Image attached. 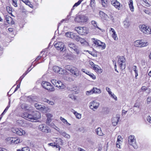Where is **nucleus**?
<instances>
[{
	"label": "nucleus",
	"instance_id": "f257e3e1",
	"mask_svg": "<svg viewBox=\"0 0 151 151\" xmlns=\"http://www.w3.org/2000/svg\"><path fill=\"white\" fill-rule=\"evenodd\" d=\"M22 117L28 121L35 122L41 117V115L39 112L34 111L31 114L24 112L23 113Z\"/></svg>",
	"mask_w": 151,
	"mask_h": 151
},
{
	"label": "nucleus",
	"instance_id": "f03ea898",
	"mask_svg": "<svg viewBox=\"0 0 151 151\" xmlns=\"http://www.w3.org/2000/svg\"><path fill=\"white\" fill-rule=\"evenodd\" d=\"M67 70L71 73L73 76L75 77H78L80 73L78 69L76 67L71 65H67Z\"/></svg>",
	"mask_w": 151,
	"mask_h": 151
},
{
	"label": "nucleus",
	"instance_id": "7ed1b4c3",
	"mask_svg": "<svg viewBox=\"0 0 151 151\" xmlns=\"http://www.w3.org/2000/svg\"><path fill=\"white\" fill-rule=\"evenodd\" d=\"M91 40L92 42L95 44L96 47H98L99 48L101 49V50L105 49L106 45L105 43L94 38H92Z\"/></svg>",
	"mask_w": 151,
	"mask_h": 151
},
{
	"label": "nucleus",
	"instance_id": "20e7f679",
	"mask_svg": "<svg viewBox=\"0 0 151 151\" xmlns=\"http://www.w3.org/2000/svg\"><path fill=\"white\" fill-rule=\"evenodd\" d=\"M149 44L148 42L144 41L143 40H137L134 42V45L135 47H143L147 46Z\"/></svg>",
	"mask_w": 151,
	"mask_h": 151
},
{
	"label": "nucleus",
	"instance_id": "39448f33",
	"mask_svg": "<svg viewBox=\"0 0 151 151\" xmlns=\"http://www.w3.org/2000/svg\"><path fill=\"white\" fill-rule=\"evenodd\" d=\"M42 86L43 88L50 91L52 92L55 90V88L54 87L48 82L46 81H42Z\"/></svg>",
	"mask_w": 151,
	"mask_h": 151
},
{
	"label": "nucleus",
	"instance_id": "423d86ee",
	"mask_svg": "<svg viewBox=\"0 0 151 151\" xmlns=\"http://www.w3.org/2000/svg\"><path fill=\"white\" fill-rule=\"evenodd\" d=\"M75 21L78 22H85L88 20V18L83 15H78L74 19Z\"/></svg>",
	"mask_w": 151,
	"mask_h": 151
},
{
	"label": "nucleus",
	"instance_id": "0eeeda50",
	"mask_svg": "<svg viewBox=\"0 0 151 151\" xmlns=\"http://www.w3.org/2000/svg\"><path fill=\"white\" fill-rule=\"evenodd\" d=\"M75 30L81 35H85L88 33L87 28L85 27H77L75 28Z\"/></svg>",
	"mask_w": 151,
	"mask_h": 151
},
{
	"label": "nucleus",
	"instance_id": "6e6552de",
	"mask_svg": "<svg viewBox=\"0 0 151 151\" xmlns=\"http://www.w3.org/2000/svg\"><path fill=\"white\" fill-rule=\"evenodd\" d=\"M54 44L55 47L57 50L62 51L65 50L66 48L64 47V45L62 42H55Z\"/></svg>",
	"mask_w": 151,
	"mask_h": 151
},
{
	"label": "nucleus",
	"instance_id": "1a4fd4ad",
	"mask_svg": "<svg viewBox=\"0 0 151 151\" xmlns=\"http://www.w3.org/2000/svg\"><path fill=\"white\" fill-rule=\"evenodd\" d=\"M68 45L69 47L74 51L78 55L80 53L81 51L80 48L74 43L70 42L68 43Z\"/></svg>",
	"mask_w": 151,
	"mask_h": 151
},
{
	"label": "nucleus",
	"instance_id": "9d476101",
	"mask_svg": "<svg viewBox=\"0 0 151 151\" xmlns=\"http://www.w3.org/2000/svg\"><path fill=\"white\" fill-rule=\"evenodd\" d=\"M118 63L120 68L122 69L125 68V60L124 56H121L118 59Z\"/></svg>",
	"mask_w": 151,
	"mask_h": 151
},
{
	"label": "nucleus",
	"instance_id": "9b49d317",
	"mask_svg": "<svg viewBox=\"0 0 151 151\" xmlns=\"http://www.w3.org/2000/svg\"><path fill=\"white\" fill-rule=\"evenodd\" d=\"M99 103L96 101H93L91 102L89 104L90 108L93 111H95L98 108Z\"/></svg>",
	"mask_w": 151,
	"mask_h": 151
},
{
	"label": "nucleus",
	"instance_id": "f8f14e48",
	"mask_svg": "<svg viewBox=\"0 0 151 151\" xmlns=\"http://www.w3.org/2000/svg\"><path fill=\"white\" fill-rule=\"evenodd\" d=\"M6 140L9 143L17 144L20 142V139L18 137H8Z\"/></svg>",
	"mask_w": 151,
	"mask_h": 151
},
{
	"label": "nucleus",
	"instance_id": "ddd939ff",
	"mask_svg": "<svg viewBox=\"0 0 151 151\" xmlns=\"http://www.w3.org/2000/svg\"><path fill=\"white\" fill-rule=\"evenodd\" d=\"M77 42H79L82 46L84 47H87L89 46V43L85 39L82 38L78 36L76 38Z\"/></svg>",
	"mask_w": 151,
	"mask_h": 151
},
{
	"label": "nucleus",
	"instance_id": "4468645a",
	"mask_svg": "<svg viewBox=\"0 0 151 151\" xmlns=\"http://www.w3.org/2000/svg\"><path fill=\"white\" fill-rule=\"evenodd\" d=\"M12 132L19 135H22L26 133L25 131L21 128H13L12 129Z\"/></svg>",
	"mask_w": 151,
	"mask_h": 151
},
{
	"label": "nucleus",
	"instance_id": "2eb2a0df",
	"mask_svg": "<svg viewBox=\"0 0 151 151\" xmlns=\"http://www.w3.org/2000/svg\"><path fill=\"white\" fill-rule=\"evenodd\" d=\"M39 129L40 131L45 133H48L50 132V129L46 125L42 124L40 125L39 127Z\"/></svg>",
	"mask_w": 151,
	"mask_h": 151
},
{
	"label": "nucleus",
	"instance_id": "dca6fc26",
	"mask_svg": "<svg viewBox=\"0 0 151 151\" xmlns=\"http://www.w3.org/2000/svg\"><path fill=\"white\" fill-rule=\"evenodd\" d=\"M128 142L129 145L133 146L134 148H136L137 146L135 145V139L134 135H131L129 136L128 138Z\"/></svg>",
	"mask_w": 151,
	"mask_h": 151
},
{
	"label": "nucleus",
	"instance_id": "f3484780",
	"mask_svg": "<svg viewBox=\"0 0 151 151\" xmlns=\"http://www.w3.org/2000/svg\"><path fill=\"white\" fill-rule=\"evenodd\" d=\"M83 0H79L77 2L75 3V4L73 5V8L71 9V12H72V10L74 9V8L75 6L77 7L81 3V2H82V1ZM71 12L69 13V15H68L67 18V19H68V20H69V19H70V21H73V20L74 19V17H71L70 18H69V16H70V15L71 14Z\"/></svg>",
	"mask_w": 151,
	"mask_h": 151
},
{
	"label": "nucleus",
	"instance_id": "a211bd4d",
	"mask_svg": "<svg viewBox=\"0 0 151 151\" xmlns=\"http://www.w3.org/2000/svg\"><path fill=\"white\" fill-rule=\"evenodd\" d=\"M111 4L116 8L118 10L122 6L120 2L116 0H112L111 1Z\"/></svg>",
	"mask_w": 151,
	"mask_h": 151
},
{
	"label": "nucleus",
	"instance_id": "6ab92c4d",
	"mask_svg": "<svg viewBox=\"0 0 151 151\" xmlns=\"http://www.w3.org/2000/svg\"><path fill=\"white\" fill-rule=\"evenodd\" d=\"M35 107L37 109L39 110L45 112L47 111V108L44 106L38 104H34Z\"/></svg>",
	"mask_w": 151,
	"mask_h": 151
},
{
	"label": "nucleus",
	"instance_id": "aec40b11",
	"mask_svg": "<svg viewBox=\"0 0 151 151\" xmlns=\"http://www.w3.org/2000/svg\"><path fill=\"white\" fill-rule=\"evenodd\" d=\"M120 119L119 115L117 114L115 117H113L112 119L111 122L112 124L114 126H116L117 124Z\"/></svg>",
	"mask_w": 151,
	"mask_h": 151
},
{
	"label": "nucleus",
	"instance_id": "412c9836",
	"mask_svg": "<svg viewBox=\"0 0 151 151\" xmlns=\"http://www.w3.org/2000/svg\"><path fill=\"white\" fill-rule=\"evenodd\" d=\"M5 17L7 22L8 23L12 24H14V22L11 17L7 15H6L5 16Z\"/></svg>",
	"mask_w": 151,
	"mask_h": 151
},
{
	"label": "nucleus",
	"instance_id": "4be33fe9",
	"mask_svg": "<svg viewBox=\"0 0 151 151\" xmlns=\"http://www.w3.org/2000/svg\"><path fill=\"white\" fill-rule=\"evenodd\" d=\"M123 26L125 28H128L130 25V23L127 18H126L123 22Z\"/></svg>",
	"mask_w": 151,
	"mask_h": 151
},
{
	"label": "nucleus",
	"instance_id": "5701e85b",
	"mask_svg": "<svg viewBox=\"0 0 151 151\" xmlns=\"http://www.w3.org/2000/svg\"><path fill=\"white\" fill-rule=\"evenodd\" d=\"M78 36L76 35L73 33L70 32H67V37H70L74 39L76 41V38L78 37Z\"/></svg>",
	"mask_w": 151,
	"mask_h": 151
},
{
	"label": "nucleus",
	"instance_id": "b1692460",
	"mask_svg": "<svg viewBox=\"0 0 151 151\" xmlns=\"http://www.w3.org/2000/svg\"><path fill=\"white\" fill-rule=\"evenodd\" d=\"M96 133L98 135L100 136H102L104 135V134L102 132L101 129L100 127H98L95 129Z\"/></svg>",
	"mask_w": 151,
	"mask_h": 151
},
{
	"label": "nucleus",
	"instance_id": "393cba45",
	"mask_svg": "<svg viewBox=\"0 0 151 151\" xmlns=\"http://www.w3.org/2000/svg\"><path fill=\"white\" fill-rule=\"evenodd\" d=\"M139 28L140 30L142 32L144 33H147L148 32L149 33V31L146 32L145 31V29L146 28H147V26L145 25H140L139 26Z\"/></svg>",
	"mask_w": 151,
	"mask_h": 151
},
{
	"label": "nucleus",
	"instance_id": "a878e982",
	"mask_svg": "<svg viewBox=\"0 0 151 151\" xmlns=\"http://www.w3.org/2000/svg\"><path fill=\"white\" fill-rule=\"evenodd\" d=\"M110 29V30L113 33V34L112 35V36L113 38L115 40H118V38L117 35L116 34L115 31L114 29L112 28H111Z\"/></svg>",
	"mask_w": 151,
	"mask_h": 151
},
{
	"label": "nucleus",
	"instance_id": "bb28decb",
	"mask_svg": "<svg viewBox=\"0 0 151 151\" xmlns=\"http://www.w3.org/2000/svg\"><path fill=\"white\" fill-rule=\"evenodd\" d=\"M91 23L93 25V27H94L95 29H97L99 30L102 31V29H101L100 28L98 27L97 24V23L96 21H92L91 22Z\"/></svg>",
	"mask_w": 151,
	"mask_h": 151
},
{
	"label": "nucleus",
	"instance_id": "cd10ccee",
	"mask_svg": "<svg viewBox=\"0 0 151 151\" xmlns=\"http://www.w3.org/2000/svg\"><path fill=\"white\" fill-rule=\"evenodd\" d=\"M21 125L23 127L29 128L32 127L33 126L32 124L31 123H27L25 122H23V124H21Z\"/></svg>",
	"mask_w": 151,
	"mask_h": 151
},
{
	"label": "nucleus",
	"instance_id": "c85d7f7f",
	"mask_svg": "<svg viewBox=\"0 0 151 151\" xmlns=\"http://www.w3.org/2000/svg\"><path fill=\"white\" fill-rule=\"evenodd\" d=\"M68 90L71 91H74L75 92H76L77 90V87L75 85H73L72 86V88L68 87L67 88V90Z\"/></svg>",
	"mask_w": 151,
	"mask_h": 151
},
{
	"label": "nucleus",
	"instance_id": "c756f323",
	"mask_svg": "<svg viewBox=\"0 0 151 151\" xmlns=\"http://www.w3.org/2000/svg\"><path fill=\"white\" fill-rule=\"evenodd\" d=\"M100 17L106 20L107 19L108 16L103 12L100 11L99 12Z\"/></svg>",
	"mask_w": 151,
	"mask_h": 151
},
{
	"label": "nucleus",
	"instance_id": "7c9ffc66",
	"mask_svg": "<svg viewBox=\"0 0 151 151\" xmlns=\"http://www.w3.org/2000/svg\"><path fill=\"white\" fill-rule=\"evenodd\" d=\"M128 5L130 9L132 12L134 11V8L133 5V1L132 0H129V2H128Z\"/></svg>",
	"mask_w": 151,
	"mask_h": 151
},
{
	"label": "nucleus",
	"instance_id": "2f4dec72",
	"mask_svg": "<svg viewBox=\"0 0 151 151\" xmlns=\"http://www.w3.org/2000/svg\"><path fill=\"white\" fill-rule=\"evenodd\" d=\"M93 69L97 72H98L100 73H101L102 72V70L100 67L97 65H95L94 66H93Z\"/></svg>",
	"mask_w": 151,
	"mask_h": 151
},
{
	"label": "nucleus",
	"instance_id": "473e14b6",
	"mask_svg": "<svg viewBox=\"0 0 151 151\" xmlns=\"http://www.w3.org/2000/svg\"><path fill=\"white\" fill-rule=\"evenodd\" d=\"M59 83V84L58 83L56 87L60 89H63L65 88V85L63 84L60 81Z\"/></svg>",
	"mask_w": 151,
	"mask_h": 151
},
{
	"label": "nucleus",
	"instance_id": "72a5a7b5",
	"mask_svg": "<svg viewBox=\"0 0 151 151\" xmlns=\"http://www.w3.org/2000/svg\"><path fill=\"white\" fill-rule=\"evenodd\" d=\"M25 4L27 5H28L30 8H33V6L31 4L30 2L28 0H21Z\"/></svg>",
	"mask_w": 151,
	"mask_h": 151
},
{
	"label": "nucleus",
	"instance_id": "f704fd0d",
	"mask_svg": "<svg viewBox=\"0 0 151 151\" xmlns=\"http://www.w3.org/2000/svg\"><path fill=\"white\" fill-rule=\"evenodd\" d=\"M132 69L135 74V78L137 79V76H138L137 67L136 66L134 65L132 67Z\"/></svg>",
	"mask_w": 151,
	"mask_h": 151
},
{
	"label": "nucleus",
	"instance_id": "c9c22d12",
	"mask_svg": "<svg viewBox=\"0 0 151 151\" xmlns=\"http://www.w3.org/2000/svg\"><path fill=\"white\" fill-rule=\"evenodd\" d=\"M72 111L73 112V113L75 114L76 117L78 119H80L81 118V114L78 113L76 111L72 109Z\"/></svg>",
	"mask_w": 151,
	"mask_h": 151
},
{
	"label": "nucleus",
	"instance_id": "e433bc0d",
	"mask_svg": "<svg viewBox=\"0 0 151 151\" xmlns=\"http://www.w3.org/2000/svg\"><path fill=\"white\" fill-rule=\"evenodd\" d=\"M94 93L95 94H100L101 93V90L97 88L93 87V88Z\"/></svg>",
	"mask_w": 151,
	"mask_h": 151
},
{
	"label": "nucleus",
	"instance_id": "4c0bfd02",
	"mask_svg": "<svg viewBox=\"0 0 151 151\" xmlns=\"http://www.w3.org/2000/svg\"><path fill=\"white\" fill-rule=\"evenodd\" d=\"M42 101L44 102H46V103H48V104H49L51 105H53L54 104V103L53 101H50L49 100L47 99H46L45 98V99H43Z\"/></svg>",
	"mask_w": 151,
	"mask_h": 151
},
{
	"label": "nucleus",
	"instance_id": "58836bf2",
	"mask_svg": "<svg viewBox=\"0 0 151 151\" xmlns=\"http://www.w3.org/2000/svg\"><path fill=\"white\" fill-rule=\"evenodd\" d=\"M51 82L53 84L56 86L58 83L59 84V83L60 82V81H57L56 80L53 79L51 80Z\"/></svg>",
	"mask_w": 151,
	"mask_h": 151
},
{
	"label": "nucleus",
	"instance_id": "ea45409f",
	"mask_svg": "<svg viewBox=\"0 0 151 151\" xmlns=\"http://www.w3.org/2000/svg\"><path fill=\"white\" fill-rule=\"evenodd\" d=\"M68 97L71 99L73 100H75L76 99V96L73 94H70L68 96Z\"/></svg>",
	"mask_w": 151,
	"mask_h": 151
},
{
	"label": "nucleus",
	"instance_id": "a19ab883",
	"mask_svg": "<svg viewBox=\"0 0 151 151\" xmlns=\"http://www.w3.org/2000/svg\"><path fill=\"white\" fill-rule=\"evenodd\" d=\"M87 75H89L90 77L93 79H95L96 78V76L93 73H91L89 71L88 72Z\"/></svg>",
	"mask_w": 151,
	"mask_h": 151
},
{
	"label": "nucleus",
	"instance_id": "79ce46f5",
	"mask_svg": "<svg viewBox=\"0 0 151 151\" xmlns=\"http://www.w3.org/2000/svg\"><path fill=\"white\" fill-rule=\"evenodd\" d=\"M60 67L57 66H55L53 67V70L55 72L58 73L59 71Z\"/></svg>",
	"mask_w": 151,
	"mask_h": 151
},
{
	"label": "nucleus",
	"instance_id": "37998d69",
	"mask_svg": "<svg viewBox=\"0 0 151 151\" xmlns=\"http://www.w3.org/2000/svg\"><path fill=\"white\" fill-rule=\"evenodd\" d=\"M29 72V71L28 72L27 71H26L23 74L22 76L20 77L19 80V81H20L21 82L23 78Z\"/></svg>",
	"mask_w": 151,
	"mask_h": 151
},
{
	"label": "nucleus",
	"instance_id": "c03bdc74",
	"mask_svg": "<svg viewBox=\"0 0 151 151\" xmlns=\"http://www.w3.org/2000/svg\"><path fill=\"white\" fill-rule=\"evenodd\" d=\"M101 3L104 7H106L107 5V0H101Z\"/></svg>",
	"mask_w": 151,
	"mask_h": 151
},
{
	"label": "nucleus",
	"instance_id": "a18cd8bd",
	"mask_svg": "<svg viewBox=\"0 0 151 151\" xmlns=\"http://www.w3.org/2000/svg\"><path fill=\"white\" fill-rule=\"evenodd\" d=\"M7 11L10 14H11L12 16H13L12 14V9L11 7H10L9 6H7L6 7Z\"/></svg>",
	"mask_w": 151,
	"mask_h": 151
},
{
	"label": "nucleus",
	"instance_id": "49530a36",
	"mask_svg": "<svg viewBox=\"0 0 151 151\" xmlns=\"http://www.w3.org/2000/svg\"><path fill=\"white\" fill-rule=\"evenodd\" d=\"M65 72L66 70H64L63 69L60 68L59 71L58 72L59 74H63Z\"/></svg>",
	"mask_w": 151,
	"mask_h": 151
},
{
	"label": "nucleus",
	"instance_id": "de8ad7c7",
	"mask_svg": "<svg viewBox=\"0 0 151 151\" xmlns=\"http://www.w3.org/2000/svg\"><path fill=\"white\" fill-rule=\"evenodd\" d=\"M94 93L93 88L89 91H86V94L87 95H90L91 94Z\"/></svg>",
	"mask_w": 151,
	"mask_h": 151
},
{
	"label": "nucleus",
	"instance_id": "09e8293b",
	"mask_svg": "<svg viewBox=\"0 0 151 151\" xmlns=\"http://www.w3.org/2000/svg\"><path fill=\"white\" fill-rule=\"evenodd\" d=\"M147 31H149V33L148 32L147 33H145V34L148 35L151 33V29L149 27L147 26V28H146V29H145V31L147 32Z\"/></svg>",
	"mask_w": 151,
	"mask_h": 151
},
{
	"label": "nucleus",
	"instance_id": "8fccbe9b",
	"mask_svg": "<svg viewBox=\"0 0 151 151\" xmlns=\"http://www.w3.org/2000/svg\"><path fill=\"white\" fill-rule=\"evenodd\" d=\"M47 119L49 120L52 117V115L50 113H47L46 114Z\"/></svg>",
	"mask_w": 151,
	"mask_h": 151
},
{
	"label": "nucleus",
	"instance_id": "3c124183",
	"mask_svg": "<svg viewBox=\"0 0 151 151\" xmlns=\"http://www.w3.org/2000/svg\"><path fill=\"white\" fill-rule=\"evenodd\" d=\"M95 0H91L90 6L91 7L94 6L95 4Z\"/></svg>",
	"mask_w": 151,
	"mask_h": 151
},
{
	"label": "nucleus",
	"instance_id": "603ef678",
	"mask_svg": "<svg viewBox=\"0 0 151 151\" xmlns=\"http://www.w3.org/2000/svg\"><path fill=\"white\" fill-rule=\"evenodd\" d=\"M22 151H30L29 148L28 147H26L22 148Z\"/></svg>",
	"mask_w": 151,
	"mask_h": 151
},
{
	"label": "nucleus",
	"instance_id": "864d4df0",
	"mask_svg": "<svg viewBox=\"0 0 151 151\" xmlns=\"http://www.w3.org/2000/svg\"><path fill=\"white\" fill-rule=\"evenodd\" d=\"M13 5L15 7H17V0H12Z\"/></svg>",
	"mask_w": 151,
	"mask_h": 151
},
{
	"label": "nucleus",
	"instance_id": "5fc2aeb1",
	"mask_svg": "<svg viewBox=\"0 0 151 151\" xmlns=\"http://www.w3.org/2000/svg\"><path fill=\"white\" fill-rule=\"evenodd\" d=\"M122 139L121 136L120 135H118L117 137V142H119V143H120L121 141V139Z\"/></svg>",
	"mask_w": 151,
	"mask_h": 151
},
{
	"label": "nucleus",
	"instance_id": "6e6d98bb",
	"mask_svg": "<svg viewBox=\"0 0 151 151\" xmlns=\"http://www.w3.org/2000/svg\"><path fill=\"white\" fill-rule=\"evenodd\" d=\"M110 96L112 97V98L114 99L115 100V101H116L117 100V97H116V95H115L114 93H113Z\"/></svg>",
	"mask_w": 151,
	"mask_h": 151
},
{
	"label": "nucleus",
	"instance_id": "4d7b16f0",
	"mask_svg": "<svg viewBox=\"0 0 151 151\" xmlns=\"http://www.w3.org/2000/svg\"><path fill=\"white\" fill-rule=\"evenodd\" d=\"M147 121L150 123L151 124V117L150 116H148L147 118Z\"/></svg>",
	"mask_w": 151,
	"mask_h": 151
},
{
	"label": "nucleus",
	"instance_id": "13d9d810",
	"mask_svg": "<svg viewBox=\"0 0 151 151\" xmlns=\"http://www.w3.org/2000/svg\"><path fill=\"white\" fill-rule=\"evenodd\" d=\"M147 89V88L145 86H144L141 87V90L142 91H145Z\"/></svg>",
	"mask_w": 151,
	"mask_h": 151
},
{
	"label": "nucleus",
	"instance_id": "bf43d9fd",
	"mask_svg": "<svg viewBox=\"0 0 151 151\" xmlns=\"http://www.w3.org/2000/svg\"><path fill=\"white\" fill-rule=\"evenodd\" d=\"M48 146H52L53 147H55V146H56V145L55 144V143H49L48 144Z\"/></svg>",
	"mask_w": 151,
	"mask_h": 151
},
{
	"label": "nucleus",
	"instance_id": "052dcab7",
	"mask_svg": "<svg viewBox=\"0 0 151 151\" xmlns=\"http://www.w3.org/2000/svg\"><path fill=\"white\" fill-rule=\"evenodd\" d=\"M127 112V111H125L124 110H122V116H124Z\"/></svg>",
	"mask_w": 151,
	"mask_h": 151
},
{
	"label": "nucleus",
	"instance_id": "680f3d73",
	"mask_svg": "<svg viewBox=\"0 0 151 151\" xmlns=\"http://www.w3.org/2000/svg\"><path fill=\"white\" fill-rule=\"evenodd\" d=\"M151 101V97H148L147 99V104H149L150 102Z\"/></svg>",
	"mask_w": 151,
	"mask_h": 151
},
{
	"label": "nucleus",
	"instance_id": "e2e57ef3",
	"mask_svg": "<svg viewBox=\"0 0 151 151\" xmlns=\"http://www.w3.org/2000/svg\"><path fill=\"white\" fill-rule=\"evenodd\" d=\"M67 58H68L70 60H72L73 59V55H70V56H69V55H67Z\"/></svg>",
	"mask_w": 151,
	"mask_h": 151
},
{
	"label": "nucleus",
	"instance_id": "0e129e2a",
	"mask_svg": "<svg viewBox=\"0 0 151 151\" xmlns=\"http://www.w3.org/2000/svg\"><path fill=\"white\" fill-rule=\"evenodd\" d=\"M81 71L83 72V73H86V74H87V73H88V72L89 71L87 70H86L85 69H81Z\"/></svg>",
	"mask_w": 151,
	"mask_h": 151
},
{
	"label": "nucleus",
	"instance_id": "69168bd1",
	"mask_svg": "<svg viewBox=\"0 0 151 151\" xmlns=\"http://www.w3.org/2000/svg\"><path fill=\"white\" fill-rule=\"evenodd\" d=\"M27 105L25 104H24L22 105V109H26L27 108Z\"/></svg>",
	"mask_w": 151,
	"mask_h": 151
},
{
	"label": "nucleus",
	"instance_id": "338daca9",
	"mask_svg": "<svg viewBox=\"0 0 151 151\" xmlns=\"http://www.w3.org/2000/svg\"><path fill=\"white\" fill-rule=\"evenodd\" d=\"M78 130L81 132H83L84 131V128L83 127H81L79 128Z\"/></svg>",
	"mask_w": 151,
	"mask_h": 151
},
{
	"label": "nucleus",
	"instance_id": "774afa93",
	"mask_svg": "<svg viewBox=\"0 0 151 151\" xmlns=\"http://www.w3.org/2000/svg\"><path fill=\"white\" fill-rule=\"evenodd\" d=\"M90 65L93 68V66H94L96 65H95L94 63L90 61L89 63Z\"/></svg>",
	"mask_w": 151,
	"mask_h": 151
}]
</instances>
